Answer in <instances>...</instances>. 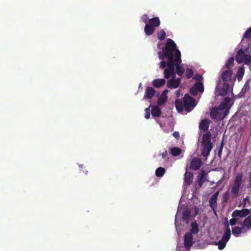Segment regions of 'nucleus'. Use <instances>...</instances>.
<instances>
[{"mask_svg":"<svg viewBox=\"0 0 251 251\" xmlns=\"http://www.w3.org/2000/svg\"><path fill=\"white\" fill-rule=\"evenodd\" d=\"M177 50V46L175 42L171 39H167V42L165 47L162 49L161 51H158V57L161 60H163L166 58L168 62H172L175 57L174 53Z\"/></svg>","mask_w":251,"mask_h":251,"instance_id":"obj_1","label":"nucleus"},{"mask_svg":"<svg viewBox=\"0 0 251 251\" xmlns=\"http://www.w3.org/2000/svg\"><path fill=\"white\" fill-rule=\"evenodd\" d=\"M211 138L212 135L209 131L206 132L202 136L201 142V154L204 157H207L209 156L213 147Z\"/></svg>","mask_w":251,"mask_h":251,"instance_id":"obj_2","label":"nucleus"},{"mask_svg":"<svg viewBox=\"0 0 251 251\" xmlns=\"http://www.w3.org/2000/svg\"><path fill=\"white\" fill-rule=\"evenodd\" d=\"M243 174L242 173L238 174L234 179V183L231 188V194L233 198H237L239 193V190L243 181Z\"/></svg>","mask_w":251,"mask_h":251,"instance_id":"obj_3","label":"nucleus"},{"mask_svg":"<svg viewBox=\"0 0 251 251\" xmlns=\"http://www.w3.org/2000/svg\"><path fill=\"white\" fill-rule=\"evenodd\" d=\"M174 58L173 59L172 63L174 66V69L176 67V73L177 75L180 76L185 72L184 68L180 65L182 60L181 59V52L179 50H177L174 53Z\"/></svg>","mask_w":251,"mask_h":251,"instance_id":"obj_4","label":"nucleus"},{"mask_svg":"<svg viewBox=\"0 0 251 251\" xmlns=\"http://www.w3.org/2000/svg\"><path fill=\"white\" fill-rule=\"evenodd\" d=\"M231 106H229L226 110L225 111L223 114L219 112L218 107H213L210 111V118L213 120H216L217 119H224L228 114L229 110Z\"/></svg>","mask_w":251,"mask_h":251,"instance_id":"obj_5","label":"nucleus"},{"mask_svg":"<svg viewBox=\"0 0 251 251\" xmlns=\"http://www.w3.org/2000/svg\"><path fill=\"white\" fill-rule=\"evenodd\" d=\"M184 107L186 111L190 112L192 109L195 106V99L189 96V94H186L183 98Z\"/></svg>","mask_w":251,"mask_h":251,"instance_id":"obj_6","label":"nucleus"},{"mask_svg":"<svg viewBox=\"0 0 251 251\" xmlns=\"http://www.w3.org/2000/svg\"><path fill=\"white\" fill-rule=\"evenodd\" d=\"M172 62L167 63V68L164 71V77L166 79H169L171 76L176 77V72L174 69V66Z\"/></svg>","mask_w":251,"mask_h":251,"instance_id":"obj_7","label":"nucleus"},{"mask_svg":"<svg viewBox=\"0 0 251 251\" xmlns=\"http://www.w3.org/2000/svg\"><path fill=\"white\" fill-rule=\"evenodd\" d=\"M184 247L188 250L190 249L193 244V237L192 233L187 232L184 236Z\"/></svg>","mask_w":251,"mask_h":251,"instance_id":"obj_8","label":"nucleus"},{"mask_svg":"<svg viewBox=\"0 0 251 251\" xmlns=\"http://www.w3.org/2000/svg\"><path fill=\"white\" fill-rule=\"evenodd\" d=\"M250 213V210L246 208H244L242 210H235L233 211L232 213V217L237 218H244L249 215Z\"/></svg>","mask_w":251,"mask_h":251,"instance_id":"obj_9","label":"nucleus"},{"mask_svg":"<svg viewBox=\"0 0 251 251\" xmlns=\"http://www.w3.org/2000/svg\"><path fill=\"white\" fill-rule=\"evenodd\" d=\"M202 164L201 159L198 157H194L191 161L190 168L194 171L198 170L201 167Z\"/></svg>","mask_w":251,"mask_h":251,"instance_id":"obj_10","label":"nucleus"},{"mask_svg":"<svg viewBox=\"0 0 251 251\" xmlns=\"http://www.w3.org/2000/svg\"><path fill=\"white\" fill-rule=\"evenodd\" d=\"M219 194V191L215 192L210 198L209 200V205L216 214V209L217 208V201Z\"/></svg>","mask_w":251,"mask_h":251,"instance_id":"obj_11","label":"nucleus"},{"mask_svg":"<svg viewBox=\"0 0 251 251\" xmlns=\"http://www.w3.org/2000/svg\"><path fill=\"white\" fill-rule=\"evenodd\" d=\"M175 77H173L172 79H170L167 81V87L170 89H174L177 88L181 82V79L180 78H177L176 79L175 78Z\"/></svg>","mask_w":251,"mask_h":251,"instance_id":"obj_12","label":"nucleus"},{"mask_svg":"<svg viewBox=\"0 0 251 251\" xmlns=\"http://www.w3.org/2000/svg\"><path fill=\"white\" fill-rule=\"evenodd\" d=\"M155 90L151 87H147L145 90L143 99L145 100L151 99L155 95Z\"/></svg>","mask_w":251,"mask_h":251,"instance_id":"obj_13","label":"nucleus"},{"mask_svg":"<svg viewBox=\"0 0 251 251\" xmlns=\"http://www.w3.org/2000/svg\"><path fill=\"white\" fill-rule=\"evenodd\" d=\"M232 73L233 72L230 69L224 71L221 75L222 80L225 82L229 81L231 78Z\"/></svg>","mask_w":251,"mask_h":251,"instance_id":"obj_14","label":"nucleus"},{"mask_svg":"<svg viewBox=\"0 0 251 251\" xmlns=\"http://www.w3.org/2000/svg\"><path fill=\"white\" fill-rule=\"evenodd\" d=\"M210 121L208 119H204L202 120L200 123L199 128L202 130L203 132H208L207 130L209 128V126Z\"/></svg>","mask_w":251,"mask_h":251,"instance_id":"obj_15","label":"nucleus"},{"mask_svg":"<svg viewBox=\"0 0 251 251\" xmlns=\"http://www.w3.org/2000/svg\"><path fill=\"white\" fill-rule=\"evenodd\" d=\"M194 177V174L192 172H186L184 176V183L186 185L191 184Z\"/></svg>","mask_w":251,"mask_h":251,"instance_id":"obj_16","label":"nucleus"},{"mask_svg":"<svg viewBox=\"0 0 251 251\" xmlns=\"http://www.w3.org/2000/svg\"><path fill=\"white\" fill-rule=\"evenodd\" d=\"M246 54H245V51L242 49H240L236 53L235 59L236 61L238 63H241L243 62L245 60V57Z\"/></svg>","mask_w":251,"mask_h":251,"instance_id":"obj_17","label":"nucleus"},{"mask_svg":"<svg viewBox=\"0 0 251 251\" xmlns=\"http://www.w3.org/2000/svg\"><path fill=\"white\" fill-rule=\"evenodd\" d=\"M231 101V99L228 97L225 98L223 101H221L220 104L219 105L218 108L220 110H224L227 108L230 105H228L229 102Z\"/></svg>","mask_w":251,"mask_h":251,"instance_id":"obj_18","label":"nucleus"},{"mask_svg":"<svg viewBox=\"0 0 251 251\" xmlns=\"http://www.w3.org/2000/svg\"><path fill=\"white\" fill-rule=\"evenodd\" d=\"M229 89V85L227 83H224L221 88L219 90V95L225 96L227 95Z\"/></svg>","mask_w":251,"mask_h":251,"instance_id":"obj_19","label":"nucleus"},{"mask_svg":"<svg viewBox=\"0 0 251 251\" xmlns=\"http://www.w3.org/2000/svg\"><path fill=\"white\" fill-rule=\"evenodd\" d=\"M152 85L155 88H160L166 83V80L163 78H157L152 81Z\"/></svg>","mask_w":251,"mask_h":251,"instance_id":"obj_20","label":"nucleus"},{"mask_svg":"<svg viewBox=\"0 0 251 251\" xmlns=\"http://www.w3.org/2000/svg\"><path fill=\"white\" fill-rule=\"evenodd\" d=\"M151 26H153V27H157L160 25V21L158 17H153L150 19L148 23H147Z\"/></svg>","mask_w":251,"mask_h":251,"instance_id":"obj_21","label":"nucleus"},{"mask_svg":"<svg viewBox=\"0 0 251 251\" xmlns=\"http://www.w3.org/2000/svg\"><path fill=\"white\" fill-rule=\"evenodd\" d=\"M205 176H206V173L204 170H202L201 171V173L200 175L199 176L198 179V185L200 186V187H201L203 184V183L204 182L205 180Z\"/></svg>","mask_w":251,"mask_h":251,"instance_id":"obj_22","label":"nucleus"},{"mask_svg":"<svg viewBox=\"0 0 251 251\" xmlns=\"http://www.w3.org/2000/svg\"><path fill=\"white\" fill-rule=\"evenodd\" d=\"M151 113L153 117H160L161 114V109L158 106H153L151 108Z\"/></svg>","mask_w":251,"mask_h":251,"instance_id":"obj_23","label":"nucleus"},{"mask_svg":"<svg viewBox=\"0 0 251 251\" xmlns=\"http://www.w3.org/2000/svg\"><path fill=\"white\" fill-rule=\"evenodd\" d=\"M144 31L147 35L150 36L153 34L155 31V28L147 23L144 28Z\"/></svg>","mask_w":251,"mask_h":251,"instance_id":"obj_24","label":"nucleus"},{"mask_svg":"<svg viewBox=\"0 0 251 251\" xmlns=\"http://www.w3.org/2000/svg\"><path fill=\"white\" fill-rule=\"evenodd\" d=\"M175 106L176 110L179 112H181L183 110L184 103L179 99H176L175 101Z\"/></svg>","mask_w":251,"mask_h":251,"instance_id":"obj_25","label":"nucleus"},{"mask_svg":"<svg viewBox=\"0 0 251 251\" xmlns=\"http://www.w3.org/2000/svg\"><path fill=\"white\" fill-rule=\"evenodd\" d=\"M231 236V231L229 227H228V225L227 226V228H226L225 233L222 236V239L226 241V242L229 240Z\"/></svg>","mask_w":251,"mask_h":251,"instance_id":"obj_26","label":"nucleus"},{"mask_svg":"<svg viewBox=\"0 0 251 251\" xmlns=\"http://www.w3.org/2000/svg\"><path fill=\"white\" fill-rule=\"evenodd\" d=\"M231 236V231L229 227H228V225L227 226V228H226L225 233L222 236V239L226 241V242L229 240Z\"/></svg>","mask_w":251,"mask_h":251,"instance_id":"obj_27","label":"nucleus"},{"mask_svg":"<svg viewBox=\"0 0 251 251\" xmlns=\"http://www.w3.org/2000/svg\"><path fill=\"white\" fill-rule=\"evenodd\" d=\"M243 228L246 227L249 229L251 227V215H249L243 223Z\"/></svg>","mask_w":251,"mask_h":251,"instance_id":"obj_28","label":"nucleus"},{"mask_svg":"<svg viewBox=\"0 0 251 251\" xmlns=\"http://www.w3.org/2000/svg\"><path fill=\"white\" fill-rule=\"evenodd\" d=\"M243 227L234 226L232 228V233L235 236H238L242 232Z\"/></svg>","mask_w":251,"mask_h":251,"instance_id":"obj_29","label":"nucleus"},{"mask_svg":"<svg viewBox=\"0 0 251 251\" xmlns=\"http://www.w3.org/2000/svg\"><path fill=\"white\" fill-rule=\"evenodd\" d=\"M181 153V150L178 147H173L171 149V153L174 156L180 155Z\"/></svg>","mask_w":251,"mask_h":251,"instance_id":"obj_30","label":"nucleus"},{"mask_svg":"<svg viewBox=\"0 0 251 251\" xmlns=\"http://www.w3.org/2000/svg\"><path fill=\"white\" fill-rule=\"evenodd\" d=\"M191 232L193 234H197L198 233L199 230L198 225L196 222H193L191 224Z\"/></svg>","mask_w":251,"mask_h":251,"instance_id":"obj_31","label":"nucleus"},{"mask_svg":"<svg viewBox=\"0 0 251 251\" xmlns=\"http://www.w3.org/2000/svg\"><path fill=\"white\" fill-rule=\"evenodd\" d=\"M245 69L243 66L240 67L239 68L237 73V79L239 81L241 80L244 75Z\"/></svg>","mask_w":251,"mask_h":251,"instance_id":"obj_32","label":"nucleus"},{"mask_svg":"<svg viewBox=\"0 0 251 251\" xmlns=\"http://www.w3.org/2000/svg\"><path fill=\"white\" fill-rule=\"evenodd\" d=\"M165 169L163 167H159L155 171V175L157 177H162L165 173Z\"/></svg>","mask_w":251,"mask_h":251,"instance_id":"obj_33","label":"nucleus"},{"mask_svg":"<svg viewBox=\"0 0 251 251\" xmlns=\"http://www.w3.org/2000/svg\"><path fill=\"white\" fill-rule=\"evenodd\" d=\"M167 96H160L157 101V104L159 106L162 105L164 104L167 100Z\"/></svg>","mask_w":251,"mask_h":251,"instance_id":"obj_34","label":"nucleus"},{"mask_svg":"<svg viewBox=\"0 0 251 251\" xmlns=\"http://www.w3.org/2000/svg\"><path fill=\"white\" fill-rule=\"evenodd\" d=\"M194 86L196 89V90L199 92L202 93L204 91V86L201 82H196L194 84Z\"/></svg>","mask_w":251,"mask_h":251,"instance_id":"obj_35","label":"nucleus"},{"mask_svg":"<svg viewBox=\"0 0 251 251\" xmlns=\"http://www.w3.org/2000/svg\"><path fill=\"white\" fill-rule=\"evenodd\" d=\"M190 216H191V213H190V211L186 210L183 212L182 218L187 223L188 222L189 220L190 219Z\"/></svg>","mask_w":251,"mask_h":251,"instance_id":"obj_36","label":"nucleus"},{"mask_svg":"<svg viewBox=\"0 0 251 251\" xmlns=\"http://www.w3.org/2000/svg\"><path fill=\"white\" fill-rule=\"evenodd\" d=\"M166 36V32L164 29L161 30L157 33V37L160 41L163 40L165 38Z\"/></svg>","mask_w":251,"mask_h":251,"instance_id":"obj_37","label":"nucleus"},{"mask_svg":"<svg viewBox=\"0 0 251 251\" xmlns=\"http://www.w3.org/2000/svg\"><path fill=\"white\" fill-rule=\"evenodd\" d=\"M226 243V241L221 239L217 243H216V245L218 246L219 250H222L225 248Z\"/></svg>","mask_w":251,"mask_h":251,"instance_id":"obj_38","label":"nucleus"},{"mask_svg":"<svg viewBox=\"0 0 251 251\" xmlns=\"http://www.w3.org/2000/svg\"><path fill=\"white\" fill-rule=\"evenodd\" d=\"M234 59L233 57H230L225 64V67L229 69L234 65Z\"/></svg>","mask_w":251,"mask_h":251,"instance_id":"obj_39","label":"nucleus"},{"mask_svg":"<svg viewBox=\"0 0 251 251\" xmlns=\"http://www.w3.org/2000/svg\"><path fill=\"white\" fill-rule=\"evenodd\" d=\"M193 71L190 68H187L185 72V75L187 79L190 78L193 75Z\"/></svg>","mask_w":251,"mask_h":251,"instance_id":"obj_40","label":"nucleus"},{"mask_svg":"<svg viewBox=\"0 0 251 251\" xmlns=\"http://www.w3.org/2000/svg\"><path fill=\"white\" fill-rule=\"evenodd\" d=\"M244 38H251V27L248 29L243 35Z\"/></svg>","mask_w":251,"mask_h":251,"instance_id":"obj_41","label":"nucleus"},{"mask_svg":"<svg viewBox=\"0 0 251 251\" xmlns=\"http://www.w3.org/2000/svg\"><path fill=\"white\" fill-rule=\"evenodd\" d=\"M243 62L246 65H249L251 63V55L246 54Z\"/></svg>","mask_w":251,"mask_h":251,"instance_id":"obj_42","label":"nucleus"},{"mask_svg":"<svg viewBox=\"0 0 251 251\" xmlns=\"http://www.w3.org/2000/svg\"><path fill=\"white\" fill-rule=\"evenodd\" d=\"M224 141L223 140L221 142L220 148L218 150V155L220 158H221L222 151H223V149L224 148Z\"/></svg>","mask_w":251,"mask_h":251,"instance_id":"obj_43","label":"nucleus"},{"mask_svg":"<svg viewBox=\"0 0 251 251\" xmlns=\"http://www.w3.org/2000/svg\"><path fill=\"white\" fill-rule=\"evenodd\" d=\"M167 63L164 60H162L159 64V68L162 69H165L167 66Z\"/></svg>","mask_w":251,"mask_h":251,"instance_id":"obj_44","label":"nucleus"},{"mask_svg":"<svg viewBox=\"0 0 251 251\" xmlns=\"http://www.w3.org/2000/svg\"><path fill=\"white\" fill-rule=\"evenodd\" d=\"M198 91L196 90L194 86L192 87L190 89V93L193 96H196Z\"/></svg>","mask_w":251,"mask_h":251,"instance_id":"obj_45","label":"nucleus"},{"mask_svg":"<svg viewBox=\"0 0 251 251\" xmlns=\"http://www.w3.org/2000/svg\"><path fill=\"white\" fill-rule=\"evenodd\" d=\"M142 21L145 23L146 24L148 23L150 19L148 18V15L147 14H144L142 17Z\"/></svg>","mask_w":251,"mask_h":251,"instance_id":"obj_46","label":"nucleus"},{"mask_svg":"<svg viewBox=\"0 0 251 251\" xmlns=\"http://www.w3.org/2000/svg\"><path fill=\"white\" fill-rule=\"evenodd\" d=\"M237 220H238L237 218H234V217H233V218L229 220V224L230 225V226H233L235 225L237 222Z\"/></svg>","mask_w":251,"mask_h":251,"instance_id":"obj_47","label":"nucleus"},{"mask_svg":"<svg viewBox=\"0 0 251 251\" xmlns=\"http://www.w3.org/2000/svg\"><path fill=\"white\" fill-rule=\"evenodd\" d=\"M249 182L247 184V188H251V171L249 173Z\"/></svg>","mask_w":251,"mask_h":251,"instance_id":"obj_48","label":"nucleus"},{"mask_svg":"<svg viewBox=\"0 0 251 251\" xmlns=\"http://www.w3.org/2000/svg\"><path fill=\"white\" fill-rule=\"evenodd\" d=\"M173 135L176 139H178L179 138V133L178 132H174L173 133Z\"/></svg>","mask_w":251,"mask_h":251,"instance_id":"obj_49","label":"nucleus"},{"mask_svg":"<svg viewBox=\"0 0 251 251\" xmlns=\"http://www.w3.org/2000/svg\"><path fill=\"white\" fill-rule=\"evenodd\" d=\"M168 152L167 150H165L161 154L162 158H165L167 157Z\"/></svg>","mask_w":251,"mask_h":251,"instance_id":"obj_50","label":"nucleus"},{"mask_svg":"<svg viewBox=\"0 0 251 251\" xmlns=\"http://www.w3.org/2000/svg\"><path fill=\"white\" fill-rule=\"evenodd\" d=\"M250 84L246 82L244 86L243 89H244L245 91H246L247 90H249L250 89Z\"/></svg>","mask_w":251,"mask_h":251,"instance_id":"obj_51","label":"nucleus"},{"mask_svg":"<svg viewBox=\"0 0 251 251\" xmlns=\"http://www.w3.org/2000/svg\"><path fill=\"white\" fill-rule=\"evenodd\" d=\"M202 76L201 75H196L194 78L197 81H201L202 79Z\"/></svg>","mask_w":251,"mask_h":251,"instance_id":"obj_52","label":"nucleus"},{"mask_svg":"<svg viewBox=\"0 0 251 251\" xmlns=\"http://www.w3.org/2000/svg\"><path fill=\"white\" fill-rule=\"evenodd\" d=\"M168 90H167V89L164 90L163 91V92L161 95L164 96H167V94L168 93Z\"/></svg>","mask_w":251,"mask_h":251,"instance_id":"obj_53","label":"nucleus"},{"mask_svg":"<svg viewBox=\"0 0 251 251\" xmlns=\"http://www.w3.org/2000/svg\"><path fill=\"white\" fill-rule=\"evenodd\" d=\"M150 116H151L150 113H148V112H146V114H145V117L147 119H149L150 118Z\"/></svg>","mask_w":251,"mask_h":251,"instance_id":"obj_54","label":"nucleus"},{"mask_svg":"<svg viewBox=\"0 0 251 251\" xmlns=\"http://www.w3.org/2000/svg\"><path fill=\"white\" fill-rule=\"evenodd\" d=\"M176 96L177 98H178L180 96V90H178L176 91Z\"/></svg>","mask_w":251,"mask_h":251,"instance_id":"obj_55","label":"nucleus"},{"mask_svg":"<svg viewBox=\"0 0 251 251\" xmlns=\"http://www.w3.org/2000/svg\"><path fill=\"white\" fill-rule=\"evenodd\" d=\"M150 107H151V106H150L149 107L146 108V109H145L146 112H148V113H150Z\"/></svg>","mask_w":251,"mask_h":251,"instance_id":"obj_56","label":"nucleus"},{"mask_svg":"<svg viewBox=\"0 0 251 251\" xmlns=\"http://www.w3.org/2000/svg\"><path fill=\"white\" fill-rule=\"evenodd\" d=\"M224 195H225V197L226 199H227V197H228V193H227V192H226V193L224 194Z\"/></svg>","mask_w":251,"mask_h":251,"instance_id":"obj_57","label":"nucleus"},{"mask_svg":"<svg viewBox=\"0 0 251 251\" xmlns=\"http://www.w3.org/2000/svg\"><path fill=\"white\" fill-rule=\"evenodd\" d=\"M163 43H158L157 44V46H158V48H159V46H160V45H162Z\"/></svg>","mask_w":251,"mask_h":251,"instance_id":"obj_58","label":"nucleus"}]
</instances>
